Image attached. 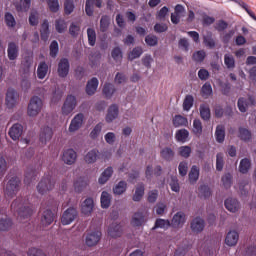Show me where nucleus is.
<instances>
[{"label":"nucleus","instance_id":"nucleus-1","mask_svg":"<svg viewBox=\"0 0 256 256\" xmlns=\"http://www.w3.org/2000/svg\"><path fill=\"white\" fill-rule=\"evenodd\" d=\"M11 210L18 215V221L29 219L33 215V208L25 206L23 198H17L11 204Z\"/></svg>","mask_w":256,"mask_h":256},{"label":"nucleus","instance_id":"nucleus-2","mask_svg":"<svg viewBox=\"0 0 256 256\" xmlns=\"http://www.w3.org/2000/svg\"><path fill=\"white\" fill-rule=\"evenodd\" d=\"M8 182L4 188L5 197L13 198L17 193H19V189H21V178L17 176H12L9 178L7 176Z\"/></svg>","mask_w":256,"mask_h":256},{"label":"nucleus","instance_id":"nucleus-3","mask_svg":"<svg viewBox=\"0 0 256 256\" xmlns=\"http://www.w3.org/2000/svg\"><path fill=\"white\" fill-rule=\"evenodd\" d=\"M55 189V179L51 175L44 176L37 185V191L40 195H45Z\"/></svg>","mask_w":256,"mask_h":256},{"label":"nucleus","instance_id":"nucleus-4","mask_svg":"<svg viewBox=\"0 0 256 256\" xmlns=\"http://www.w3.org/2000/svg\"><path fill=\"white\" fill-rule=\"evenodd\" d=\"M41 109H43V100L38 96H34L30 99L28 104V115L29 117H36L41 113Z\"/></svg>","mask_w":256,"mask_h":256},{"label":"nucleus","instance_id":"nucleus-5","mask_svg":"<svg viewBox=\"0 0 256 256\" xmlns=\"http://www.w3.org/2000/svg\"><path fill=\"white\" fill-rule=\"evenodd\" d=\"M78 216L79 212L77 211V208L70 207L62 214L61 223L62 225H71V223L74 222Z\"/></svg>","mask_w":256,"mask_h":256},{"label":"nucleus","instance_id":"nucleus-6","mask_svg":"<svg viewBox=\"0 0 256 256\" xmlns=\"http://www.w3.org/2000/svg\"><path fill=\"white\" fill-rule=\"evenodd\" d=\"M147 217H149L147 210L138 211L134 213L131 224L133 227H141L147 223Z\"/></svg>","mask_w":256,"mask_h":256},{"label":"nucleus","instance_id":"nucleus-7","mask_svg":"<svg viewBox=\"0 0 256 256\" xmlns=\"http://www.w3.org/2000/svg\"><path fill=\"white\" fill-rule=\"evenodd\" d=\"M77 107V98L73 95L67 96L63 106H62V113L64 115H70V113H73L75 108Z\"/></svg>","mask_w":256,"mask_h":256},{"label":"nucleus","instance_id":"nucleus-8","mask_svg":"<svg viewBox=\"0 0 256 256\" xmlns=\"http://www.w3.org/2000/svg\"><path fill=\"white\" fill-rule=\"evenodd\" d=\"M187 222V216L183 212H177L172 217L170 226L172 229H182L183 225Z\"/></svg>","mask_w":256,"mask_h":256},{"label":"nucleus","instance_id":"nucleus-9","mask_svg":"<svg viewBox=\"0 0 256 256\" xmlns=\"http://www.w3.org/2000/svg\"><path fill=\"white\" fill-rule=\"evenodd\" d=\"M19 99V94L15 89L9 88L6 93V106L8 109H13L17 105V100Z\"/></svg>","mask_w":256,"mask_h":256},{"label":"nucleus","instance_id":"nucleus-10","mask_svg":"<svg viewBox=\"0 0 256 256\" xmlns=\"http://www.w3.org/2000/svg\"><path fill=\"white\" fill-rule=\"evenodd\" d=\"M71 68V65L69 64V59L67 58H61L58 63V75L62 79H65L67 75H69V69Z\"/></svg>","mask_w":256,"mask_h":256},{"label":"nucleus","instance_id":"nucleus-11","mask_svg":"<svg viewBox=\"0 0 256 256\" xmlns=\"http://www.w3.org/2000/svg\"><path fill=\"white\" fill-rule=\"evenodd\" d=\"M99 241H101V231L87 233L85 238V244L87 247H95Z\"/></svg>","mask_w":256,"mask_h":256},{"label":"nucleus","instance_id":"nucleus-12","mask_svg":"<svg viewBox=\"0 0 256 256\" xmlns=\"http://www.w3.org/2000/svg\"><path fill=\"white\" fill-rule=\"evenodd\" d=\"M85 119V116L83 113H78L71 121L69 126L70 133H75V131H79L83 125V120Z\"/></svg>","mask_w":256,"mask_h":256},{"label":"nucleus","instance_id":"nucleus-13","mask_svg":"<svg viewBox=\"0 0 256 256\" xmlns=\"http://www.w3.org/2000/svg\"><path fill=\"white\" fill-rule=\"evenodd\" d=\"M8 135L12 139V141H19V139H21V135H23V125L15 123L9 129Z\"/></svg>","mask_w":256,"mask_h":256},{"label":"nucleus","instance_id":"nucleus-14","mask_svg":"<svg viewBox=\"0 0 256 256\" xmlns=\"http://www.w3.org/2000/svg\"><path fill=\"white\" fill-rule=\"evenodd\" d=\"M190 229L192 233H201L203 229H205V220H203L201 217L192 219Z\"/></svg>","mask_w":256,"mask_h":256},{"label":"nucleus","instance_id":"nucleus-15","mask_svg":"<svg viewBox=\"0 0 256 256\" xmlns=\"http://www.w3.org/2000/svg\"><path fill=\"white\" fill-rule=\"evenodd\" d=\"M62 161L66 163V165H73L75 161H77V152L73 149H67L63 152Z\"/></svg>","mask_w":256,"mask_h":256},{"label":"nucleus","instance_id":"nucleus-16","mask_svg":"<svg viewBox=\"0 0 256 256\" xmlns=\"http://www.w3.org/2000/svg\"><path fill=\"white\" fill-rule=\"evenodd\" d=\"M119 117V106L117 104H112L109 106L107 114H106V122L107 123H113L115 119Z\"/></svg>","mask_w":256,"mask_h":256},{"label":"nucleus","instance_id":"nucleus-17","mask_svg":"<svg viewBox=\"0 0 256 256\" xmlns=\"http://www.w3.org/2000/svg\"><path fill=\"white\" fill-rule=\"evenodd\" d=\"M53 221H55V212L51 211L50 207L48 206V209H46L42 213L41 223H42V225L47 227V226L51 225V223H53Z\"/></svg>","mask_w":256,"mask_h":256},{"label":"nucleus","instance_id":"nucleus-18","mask_svg":"<svg viewBox=\"0 0 256 256\" xmlns=\"http://www.w3.org/2000/svg\"><path fill=\"white\" fill-rule=\"evenodd\" d=\"M52 137H53V129H51V127L46 126V127L41 129V131H40V142L43 145H46L48 141H51Z\"/></svg>","mask_w":256,"mask_h":256},{"label":"nucleus","instance_id":"nucleus-19","mask_svg":"<svg viewBox=\"0 0 256 256\" xmlns=\"http://www.w3.org/2000/svg\"><path fill=\"white\" fill-rule=\"evenodd\" d=\"M38 172L32 167H28L25 171L24 183L25 185H31L33 181L37 179Z\"/></svg>","mask_w":256,"mask_h":256},{"label":"nucleus","instance_id":"nucleus-20","mask_svg":"<svg viewBox=\"0 0 256 256\" xmlns=\"http://www.w3.org/2000/svg\"><path fill=\"white\" fill-rule=\"evenodd\" d=\"M225 208L230 211V213H237L239 211V201L235 198H228L224 202Z\"/></svg>","mask_w":256,"mask_h":256},{"label":"nucleus","instance_id":"nucleus-21","mask_svg":"<svg viewBox=\"0 0 256 256\" xmlns=\"http://www.w3.org/2000/svg\"><path fill=\"white\" fill-rule=\"evenodd\" d=\"M239 241V233L237 231H230L227 233L225 243L228 247H235Z\"/></svg>","mask_w":256,"mask_h":256},{"label":"nucleus","instance_id":"nucleus-22","mask_svg":"<svg viewBox=\"0 0 256 256\" xmlns=\"http://www.w3.org/2000/svg\"><path fill=\"white\" fill-rule=\"evenodd\" d=\"M93 207H95V204H94L92 198H86L81 205L82 214L83 215H91V213L93 212Z\"/></svg>","mask_w":256,"mask_h":256},{"label":"nucleus","instance_id":"nucleus-23","mask_svg":"<svg viewBox=\"0 0 256 256\" xmlns=\"http://www.w3.org/2000/svg\"><path fill=\"white\" fill-rule=\"evenodd\" d=\"M7 53H8V59L10 61H15V59L19 57V46H17L15 42H10L8 44Z\"/></svg>","mask_w":256,"mask_h":256},{"label":"nucleus","instance_id":"nucleus-24","mask_svg":"<svg viewBox=\"0 0 256 256\" xmlns=\"http://www.w3.org/2000/svg\"><path fill=\"white\" fill-rule=\"evenodd\" d=\"M108 235L110 237H113L114 239H117V237H121L123 235V227L121 224H112L108 228Z\"/></svg>","mask_w":256,"mask_h":256},{"label":"nucleus","instance_id":"nucleus-25","mask_svg":"<svg viewBox=\"0 0 256 256\" xmlns=\"http://www.w3.org/2000/svg\"><path fill=\"white\" fill-rule=\"evenodd\" d=\"M160 157L164 161H168V162L173 161V159H175V151H173L171 147H164L160 151Z\"/></svg>","mask_w":256,"mask_h":256},{"label":"nucleus","instance_id":"nucleus-26","mask_svg":"<svg viewBox=\"0 0 256 256\" xmlns=\"http://www.w3.org/2000/svg\"><path fill=\"white\" fill-rule=\"evenodd\" d=\"M99 87V80L93 77L91 80L87 82L86 85V93L87 95H95L97 88Z\"/></svg>","mask_w":256,"mask_h":256},{"label":"nucleus","instance_id":"nucleus-27","mask_svg":"<svg viewBox=\"0 0 256 256\" xmlns=\"http://www.w3.org/2000/svg\"><path fill=\"white\" fill-rule=\"evenodd\" d=\"M97 159H99V150L92 149L90 150L85 156L84 161L88 164H93L97 162Z\"/></svg>","mask_w":256,"mask_h":256},{"label":"nucleus","instance_id":"nucleus-28","mask_svg":"<svg viewBox=\"0 0 256 256\" xmlns=\"http://www.w3.org/2000/svg\"><path fill=\"white\" fill-rule=\"evenodd\" d=\"M112 175L113 167L109 166L102 172L101 176L98 179V183H100V185H105V183H107L109 179H111Z\"/></svg>","mask_w":256,"mask_h":256},{"label":"nucleus","instance_id":"nucleus-29","mask_svg":"<svg viewBox=\"0 0 256 256\" xmlns=\"http://www.w3.org/2000/svg\"><path fill=\"white\" fill-rule=\"evenodd\" d=\"M49 73V65L46 62H40L37 68V77L38 79H44Z\"/></svg>","mask_w":256,"mask_h":256},{"label":"nucleus","instance_id":"nucleus-30","mask_svg":"<svg viewBox=\"0 0 256 256\" xmlns=\"http://www.w3.org/2000/svg\"><path fill=\"white\" fill-rule=\"evenodd\" d=\"M199 111L200 117L203 119V121H209V119H211V109L209 108V105L201 104Z\"/></svg>","mask_w":256,"mask_h":256},{"label":"nucleus","instance_id":"nucleus-31","mask_svg":"<svg viewBox=\"0 0 256 256\" xmlns=\"http://www.w3.org/2000/svg\"><path fill=\"white\" fill-rule=\"evenodd\" d=\"M32 65H33V57L25 56L22 61V69H23L24 75H29Z\"/></svg>","mask_w":256,"mask_h":256},{"label":"nucleus","instance_id":"nucleus-32","mask_svg":"<svg viewBox=\"0 0 256 256\" xmlns=\"http://www.w3.org/2000/svg\"><path fill=\"white\" fill-rule=\"evenodd\" d=\"M102 209H109L111 206V195L107 191H103L100 198Z\"/></svg>","mask_w":256,"mask_h":256},{"label":"nucleus","instance_id":"nucleus-33","mask_svg":"<svg viewBox=\"0 0 256 256\" xmlns=\"http://www.w3.org/2000/svg\"><path fill=\"white\" fill-rule=\"evenodd\" d=\"M176 141L180 143H187V139H189V130L187 129H180L176 132L175 135Z\"/></svg>","mask_w":256,"mask_h":256},{"label":"nucleus","instance_id":"nucleus-34","mask_svg":"<svg viewBox=\"0 0 256 256\" xmlns=\"http://www.w3.org/2000/svg\"><path fill=\"white\" fill-rule=\"evenodd\" d=\"M169 227H171V221L158 218L155 221L153 229H164V231H167Z\"/></svg>","mask_w":256,"mask_h":256},{"label":"nucleus","instance_id":"nucleus-35","mask_svg":"<svg viewBox=\"0 0 256 256\" xmlns=\"http://www.w3.org/2000/svg\"><path fill=\"white\" fill-rule=\"evenodd\" d=\"M192 133H194L196 137H201V135H203V123H201V120H193Z\"/></svg>","mask_w":256,"mask_h":256},{"label":"nucleus","instance_id":"nucleus-36","mask_svg":"<svg viewBox=\"0 0 256 256\" xmlns=\"http://www.w3.org/2000/svg\"><path fill=\"white\" fill-rule=\"evenodd\" d=\"M145 195V185L139 184L136 187L135 193L133 195V201L139 202L141 199H143V196Z\"/></svg>","mask_w":256,"mask_h":256},{"label":"nucleus","instance_id":"nucleus-37","mask_svg":"<svg viewBox=\"0 0 256 256\" xmlns=\"http://www.w3.org/2000/svg\"><path fill=\"white\" fill-rule=\"evenodd\" d=\"M215 137H216L217 143H223V141H225V126L224 125H218L216 127Z\"/></svg>","mask_w":256,"mask_h":256},{"label":"nucleus","instance_id":"nucleus-38","mask_svg":"<svg viewBox=\"0 0 256 256\" xmlns=\"http://www.w3.org/2000/svg\"><path fill=\"white\" fill-rule=\"evenodd\" d=\"M249 169H251V160L249 158H244L240 161L239 171L243 173V175L249 173Z\"/></svg>","mask_w":256,"mask_h":256},{"label":"nucleus","instance_id":"nucleus-39","mask_svg":"<svg viewBox=\"0 0 256 256\" xmlns=\"http://www.w3.org/2000/svg\"><path fill=\"white\" fill-rule=\"evenodd\" d=\"M213 95V87H211V83L206 82L201 88V96L204 99H209Z\"/></svg>","mask_w":256,"mask_h":256},{"label":"nucleus","instance_id":"nucleus-40","mask_svg":"<svg viewBox=\"0 0 256 256\" xmlns=\"http://www.w3.org/2000/svg\"><path fill=\"white\" fill-rule=\"evenodd\" d=\"M117 90L115 86L111 83H106L103 88V94L105 95L106 99H111Z\"/></svg>","mask_w":256,"mask_h":256},{"label":"nucleus","instance_id":"nucleus-41","mask_svg":"<svg viewBox=\"0 0 256 256\" xmlns=\"http://www.w3.org/2000/svg\"><path fill=\"white\" fill-rule=\"evenodd\" d=\"M40 35L42 41L49 39V22L47 20H44L41 25Z\"/></svg>","mask_w":256,"mask_h":256},{"label":"nucleus","instance_id":"nucleus-42","mask_svg":"<svg viewBox=\"0 0 256 256\" xmlns=\"http://www.w3.org/2000/svg\"><path fill=\"white\" fill-rule=\"evenodd\" d=\"M87 37H88V44L90 45V47H95V43H97V33L95 32V29L88 28Z\"/></svg>","mask_w":256,"mask_h":256},{"label":"nucleus","instance_id":"nucleus-43","mask_svg":"<svg viewBox=\"0 0 256 256\" xmlns=\"http://www.w3.org/2000/svg\"><path fill=\"white\" fill-rule=\"evenodd\" d=\"M189 121L187 118L181 116V115H176L173 118V125L174 127H186L188 125Z\"/></svg>","mask_w":256,"mask_h":256},{"label":"nucleus","instance_id":"nucleus-44","mask_svg":"<svg viewBox=\"0 0 256 256\" xmlns=\"http://www.w3.org/2000/svg\"><path fill=\"white\" fill-rule=\"evenodd\" d=\"M195 103V98L193 95H186L183 101V109L184 111H191L193 104Z\"/></svg>","mask_w":256,"mask_h":256},{"label":"nucleus","instance_id":"nucleus-45","mask_svg":"<svg viewBox=\"0 0 256 256\" xmlns=\"http://www.w3.org/2000/svg\"><path fill=\"white\" fill-rule=\"evenodd\" d=\"M127 191V182L120 181L114 188L113 193L114 195H123Z\"/></svg>","mask_w":256,"mask_h":256},{"label":"nucleus","instance_id":"nucleus-46","mask_svg":"<svg viewBox=\"0 0 256 256\" xmlns=\"http://www.w3.org/2000/svg\"><path fill=\"white\" fill-rule=\"evenodd\" d=\"M198 180H199V167L194 165L192 166L189 172V181L190 183H197Z\"/></svg>","mask_w":256,"mask_h":256},{"label":"nucleus","instance_id":"nucleus-47","mask_svg":"<svg viewBox=\"0 0 256 256\" xmlns=\"http://www.w3.org/2000/svg\"><path fill=\"white\" fill-rule=\"evenodd\" d=\"M31 7V0H20L19 4L16 5V10L21 12L29 11Z\"/></svg>","mask_w":256,"mask_h":256},{"label":"nucleus","instance_id":"nucleus-48","mask_svg":"<svg viewBox=\"0 0 256 256\" xmlns=\"http://www.w3.org/2000/svg\"><path fill=\"white\" fill-rule=\"evenodd\" d=\"M199 197L202 199H209V197H211V188L207 185H201L199 187Z\"/></svg>","mask_w":256,"mask_h":256},{"label":"nucleus","instance_id":"nucleus-49","mask_svg":"<svg viewBox=\"0 0 256 256\" xmlns=\"http://www.w3.org/2000/svg\"><path fill=\"white\" fill-rule=\"evenodd\" d=\"M12 225H13V222L11 221V219L7 217L0 218V231H9Z\"/></svg>","mask_w":256,"mask_h":256},{"label":"nucleus","instance_id":"nucleus-50","mask_svg":"<svg viewBox=\"0 0 256 256\" xmlns=\"http://www.w3.org/2000/svg\"><path fill=\"white\" fill-rule=\"evenodd\" d=\"M55 29L57 33H65V31H67V22H65L63 19L56 20Z\"/></svg>","mask_w":256,"mask_h":256},{"label":"nucleus","instance_id":"nucleus-51","mask_svg":"<svg viewBox=\"0 0 256 256\" xmlns=\"http://www.w3.org/2000/svg\"><path fill=\"white\" fill-rule=\"evenodd\" d=\"M236 3H237V5H239L242 9H244V11H246V13L249 15V17H251V19H253L254 21H256L255 13L249 9V6L247 5V3H245V1H243V0H238V2H236Z\"/></svg>","mask_w":256,"mask_h":256},{"label":"nucleus","instance_id":"nucleus-52","mask_svg":"<svg viewBox=\"0 0 256 256\" xmlns=\"http://www.w3.org/2000/svg\"><path fill=\"white\" fill-rule=\"evenodd\" d=\"M143 55V49L141 47H135L128 55V59L133 61L134 59H139Z\"/></svg>","mask_w":256,"mask_h":256},{"label":"nucleus","instance_id":"nucleus-53","mask_svg":"<svg viewBox=\"0 0 256 256\" xmlns=\"http://www.w3.org/2000/svg\"><path fill=\"white\" fill-rule=\"evenodd\" d=\"M224 63L227 69H235V58L231 54L224 55Z\"/></svg>","mask_w":256,"mask_h":256},{"label":"nucleus","instance_id":"nucleus-54","mask_svg":"<svg viewBox=\"0 0 256 256\" xmlns=\"http://www.w3.org/2000/svg\"><path fill=\"white\" fill-rule=\"evenodd\" d=\"M204 44L209 49H213L215 47V39H213V33L208 32L207 35L204 36Z\"/></svg>","mask_w":256,"mask_h":256},{"label":"nucleus","instance_id":"nucleus-55","mask_svg":"<svg viewBox=\"0 0 256 256\" xmlns=\"http://www.w3.org/2000/svg\"><path fill=\"white\" fill-rule=\"evenodd\" d=\"M109 24H110L109 16L107 15L102 16L100 20V31L102 33H105L107 29H109Z\"/></svg>","mask_w":256,"mask_h":256},{"label":"nucleus","instance_id":"nucleus-56","mask_svg":"<svg viewBox=\"0 0 256 256\" xmlns=\"http://www.w3.org/2000/svg\"><path fill=\"white\" fill-rule=\"evenodd\" d=\"M178 153L180 157H183L184 159H189V157H191V147L181 146L178 148Z\"/></svg>","mask_w":256,"mask_h":256},{"label":"nucleus","instance_id":"nucleus-57","mask_svg":"<svg viewBox=\"0 0 256 256\" xmlns=\"http://www.w3.org/2000/svg\"><path fill=\"white\" fill-rule=\"evenodd\" d=\"M112 58L114 59V61H116V63H121L122 59H123V52L121 51V48L119 47H115L112 50Z\"/></svg>","mask_w":256,"mask_h":256},{"label":"nucleus","instance_id":"nucleus-58","mask_svg":"<svg viewBox=\"0 0 256 256\" xmlns=\"http://www.w3.org/2000/svg\"><path fill=\"white\" fill-rule=\"evenodd\" d=\"M239 138L242 141H251V131L246 128H239Z\"/></svg>","mask_w":256,"mask_h":256},{"label":"nucleus","instance_id":"nucleus-59","mask_svg":"<svg viewBox=\"0 0 256 256\" xmlns=\"http://www.w3.org/2000/svg\"><path fill=\"white\" fill-rule=\"evenodd\" d=\"M178 171L181 177H185V175H187V172L189 171V164L187 161H182L179 163Z\"/></svg>","mask_w":256,"mask_h":256},{"label":"nucleus","instance_id":"nucleus-60","mask_svg":"<svg viewBox=\"0 0 256 256\" xmlns=\"http://www.w3.org/2000/svg\"><path fill=\"white\" fill-rule=\"evenodd\" d=\"M145 43L149 47H155L157 43H159V38H157L155 35H147L145 37Z\"/></svg>","mask_w":256,"mask_h":256},{"label":"nucleus","instance_id":"nucleus-61","mask_svg":"<svg viewBox=\"0 0 256 256\" xmlns=\"http://www.w3.org/2000/svg\"><path fill=\"white\" fill-rule=\"evenodd\" d=\"M57 53H59V43L57 40H53L50 44V57H57Z\"/></svg>","mask_w":256,"mask_h":256},{"label":"nucleus","instance_id":"nucleus-62","mask_svg":"<svg viewBox=\"0 0 256 256\" xmlns=\"http://www.w3.org/2000/svg\"><path fill=\"white\" fill-rule=\"evenodd\" d=\"M5 23L7 27H15V25H17V22L15 21V17L13 16V14L9 12L5 14Z\"/></svg>","mask_w":256,"mask_h":256},{"label":"nucleus","instance_id":"nucleus-63","mask_svg":"<svg viewBox=\"0 0 256 256\" xmlns=\"http://www.w3.org/2000/svg\"><path fill=\"white\" fill-rule=\"evenodd\" d=\"M75 9V4L72 0H66L64 3V11L66 15H71Z\"/></svg>","mask_w":256,"mask_h":256},{"label":"nucleus","instance_id":"nucleus-64","mask_svg":"<svg viewBox=\"0 0 256 256\" xmlns=\"http://www.w3.org/2000/svg\"><path fill=\"white\" fill-rule=\"evenodd\" d=\"M47 5L52 13L59 11V0H47Z\"/></svg>","mask_w":256,"mask_h":256}]
</instances>
